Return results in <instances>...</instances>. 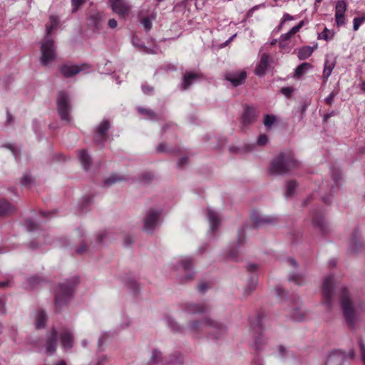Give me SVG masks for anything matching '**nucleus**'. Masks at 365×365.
I'll list each match as a JSON object with an SVG mask.
<instances>
[{
	"instance_id": "c756f323",
	"label": "nucleus",
	"mask_w": 365,
	"mask_h": 365,
	"mask_svg": "<svg viewBox=\"0 0 365 365\" xmlns=\"http://www.w3.org/2000/svg\"><path fill=\"white\" fill-rule=\"evenodd\" d=\"M267 343V339L262 334H259L254 338L252 346L257 351H260L263 349L264 345Z\"/></svg>"
},
{
	"instance_id": "f257e3e1",
	"label": "nucleus",
	"mask_w": 365,
	"mask_h": 365,
	"mask_svg": "<svg viewBox=\"0 0 365 365\" xmlns=\"http://www.w3.org/2000/svg\"><path fill=\"white\" fill-rule=\"evenodd\" d=\"M322 294L323 304L328 309L332 307L334 296L336 294L339 297L346 323L351 329L359 321L361 314H365V303L354 299L346 287L338 284L332 274L327 275L323 279Z\"/></svg>"
},
{
	"instance_id": "338daca9",
	"label": "nucleus",
	"mask_w": 365,
	"mask_h": 365,
	"mask_svg": "<svg viewBox=\"0 0 365 365\" xmlns=\"http://www.w3.org/2000/svg\"><path fill=\"white\" fill-rule=\"evenodd\" d=\"M341 178V173L339 171H335L332 173V179L335 182H338Z\"/></svg>"
},
{
	"instance_id": "603ef678",
	"label": "nucleus",
	"mask_w": 365,
	"mask_h": 365,
	"mask_svg": "<svg viewBox=\"0 0 365 365\" xmlns=\"http://www.w3.org/2000/svg\"><path fill=\"white\" fill-rule=\"evenodd\" d=\"M109 357L106 355H102L97 359L96 365H104L105 363L109 361Z\"/></svg>"
},
{
	"instance_id": "f704fd0d",
	"label": "nucleus",
	"mask_w": 365,
	"mask_h": 365,
	"mask_svg": "<svg viewBox=\"0 0 365 365\" xmlns=\"http://www.w3.org/2000/svg\"><path fill=\"white\" fill-rule=\"evenodd\" d=\"M257 285V279L255 277H252L249 279L248 284L245 289L244 294L245 296L250 295L256 288Z\"/></svg>"
},
{
	"instance_id": "0e129e2a",
	"label": "nucleus",
	"mask_w": 365,
	"mask_h": 365,
	"mask_svg": "<svg viewBox=\"0 0 365 365\" xmlns=\"http://www.w3.org/2000/svg\"><path fill=\"white\" fill-rule=\"evenodd\" d=\"M142 89H143V93L145 94L150 93L153 91V88L152 86H147V85H143Z\"/></svg>"
},
{
	"instance_id": "bb28decb",
	"label": "nucleus",
	"mask_w": 365,
	"mask_h": 365,
	"mask_svg": "<svg viewBox=\"0 0 365 365\" xmlns=\"http://www.w3.org/2000/svg\"><path fill=\"white\" fill-rule=\"evenodd\" d=\"M78 158L81 165L84 170H87L91 165V156L88 154L86 150H82L79 153Z\"/></svg>"
},
{
	"instance_id": "b1692460",
	"label": "nucleus",
	"mask_w": 365,
	"mask_h": 365,
	"mask_svg": "<svg viewBox=\"0 0 365 365\" xmlns=\"http://www.w3.org/2000/svg\"><path fill=\"white\" fill-rule=\"evenodd\" d=\"M148 363L150 365H165L163 353L157 349L152 350Z\"/></svg>"
},
{
	"instance_id": "20e7f679",
	"label": "nucleus",
	"mask_w": 365,
	"mask_h": 365,
	"mask_svg": "<svg viewBox=\"0 0 365 365\" xmlns=\"http://www.w3.org/2000/svg\"><path fill=\"white\" fill-rule=\"evenodd\" d=\"M297 165V162L292 154L281 153L272 160L269 171L272 175H282L294 168Z\"/></svg>"
},
{
	"instance_id": "e433bc0d",
	"label": "nucleus",
	"mask_w": 365,
	"mask_h": 365,
	"mask_svg": "<svg viewBox=\"0 0 365 365\" xmlns=\"http://www.w3.org/2000/svg\"><path fill=\"white\" fill-rule=\"evenodd\" d=\"M276 121H277V118L274 115L266 114L264 116L263 123L267 129L271 128V127L274 125V123Z\"/></svg>"
},
{
	"instance_id": "aec40b11",
	"label": "nucleus",
	"mask_w": 365,
	"mask_h": 365,
	"mask_svg": "<svg viewBox=\"0 0 365 365\" xmlns=\"http://www.w3.org/2000/svg\"><path fill=\"white\" fill-rule=\"evenodd\" d=\"M61 341L63 348L68 351L71 349L73 344V337L71 331L68 329H63L61 333Z\"/></svg>"
},
{
	"instance_id": "c85d7f7f",
	"label": "nucleus",
	"mask_w": 365,
	"mask_h": 365,
	"mask_svg": "<svg viewBox=\"0 0 365 365\" xmlns=\"http://www.w3.org/2000/svg\"><path fill=\"white\" fill-rule=\"evenodd\" d=\"M361 245L362 242L359 240L358 233H354L349 242V250L353 252H357Z\"/></svg>"
},
{
	"instance_id": "c9c22d12",
	"label": "nucleus",
	"mask_w": 365,
	"mask_h": 365,
	"mask_svg": "<svg viewBox=\"0 0 365 365\" xmlns=\"http://www.w3.org/2000/svg\"><path fill=\"white\" fill-rule=\"evenodd\" d=\"M347 9V4L345 1L339 0L335 6V14H344Z\"/></svg>"
},
{
	"instance_id": "864d4df0",
	"label": "nucleus",
	"mask_w": 365,
	"mask_h": 365,
	"mask_svg": "<svg viewBox=\"0 0 365 365\" xmlns=\"http://www.w3.org/2000/svg\"><path fill=\"white\" fill-rule=\"evenodd\" d=\"M26 226L29 231H33L37 227V225L31 220H26Z\"/></svg>"
},
{
	"instance_id": "f03ea898",
	"label": "nucleus",
	"mask_w": 365,
	"mask_h": 365,
	"mask_svg": "<svg viewBox=\"0 0 365 365\" xmlns=\"http://www.w3.org/2000/svg\"><path fill=\"white\" fill-rule=\"evenodd\" d=\"M187 328L194 333L200 331L207 332L215 339L223 335L227 331V327L225 324L208 317L190 320L187 323Z\"/></svg>"
},
{
	"instance_id": "13d9d810",
	"label": "nucleus",
	"mask_w": 365,
	"mask_h": 365,
	"mask_svg": "<svg viewBox=\"0 0 365 365\" xmlns=\"http://www.w3.org/2000/svg\"><path fill=\"white\" fill-rule=\"evenodd\" d=\"M359 344L361 350V359L365 365V346L361 341H359Z\"/></svg>"
},
{
	"instance_id": "72a5a7b5",
	"label": "nucleus",
	"mask_w": 365,
	"mask_h": 365,
	"mask_svg": "<svg viewBox=\"0 0 365 365\" xmlns=\"http://www.w3.org/2000/svg\"><path fill=\"white\" fill-rule=\"evenodd\" d=\"M334 68V63L333 62L329 61V60H326L324 66L323 71V78L325 81H327L331 74V72Z\"/></svg>"
},
{
	"instance_id": "7c9ffc66",
	"label": "nucleus",
	"mask_w": 365,
	"mask_h": 365,
	"mask_svg": "<svg viewBox=\"0 0 365 365\" xmlns=\"http://www.w3.org/2000/svg\"><path fill=\"white\" fill-rule=\"evenodd\" d=\"M312 65L309 63H302L299 65L295 69L294 76L299 78L304 74L307 73L310 69L312 68Z\"/></svg>"
},
{
	"instance_id": "4c0bfd02",
	"label": "nucleus",
	"mask_w": 365,
	"mask_h": 365,
	"mask_svg": "<svg viewBox=\"0 0 365 365\" xmlns=\"http://www.w3.org/2000/svg\"><path fill=\"white\" fill-rule=\"evenodd\" d=\"M297 187V182L294 180L289 181L287 184L285 196L286 197H292L294 195Z\"/></svg>"
},
{
	"instance_id": "2f4dec72",
	"label": "nucleus",
	"mask_w": 365,
	"mask_h": 365,
	"mask_svg": "<svg viewBox=\"0 0 365 365\" xmlns=\"http://www.w3.org/2000/svg\"><path fill=\"white\" fill-rule=\"evenodd\" d=\"M46 314L44 312V311L38 310L35 317L36 328L40 329L41 327H43L46 324Z\"/></svg>"
},
{
	"instance_id": "9d476101",
	"label": "nucleus",
	"mask_w": 365,
	"mask_h": 365,
	"mask_svg": "<svg viewBox=\"0 0 365 365\" xmlns=\"http://www.w3.org/2000/svg\"><path fill=\"white\" fill-rule=\"evenodd\" d=\"M178 270H181L185 273L182 282L191 280L195 275V272L192 269V259L189 257H182L175 264Z\"/></svg>"
},
{
	"instance_id": "6e6d98bb",
	"label": "nucleus",
	"mask_w": 365,
	"mask_h": 365,
	"mask_svg": "<svg viewBox=\"0 0 365 365\" xmlns=\"http://www.w3.org/2000/svg\"><path fill=\"white\" fill-rule=\"evenodd\" d=\"M210 287L207 282H202L198 285V290L200 292H205Z\"/></svg>"
},
{
	"instance_id": "ddd939ff",
	"label": "nucleus",
	"mask_w": 365,
	"mask_h": 365,
	"mask_svg": "<svg viewBox=\"0 0 365 365\" xmlns=\"http://www.w3.org/2000/svg\"><path fill=\"white\" fill-rule=\"evenodd\" d=\"M113 11L120 16H126L130 11V6L125 0H109Z\"/></svg>"
},
{
	"instance_id": "e2e57ef3",
	"label": "nucleus",
	"mask_w": 365,
	"mask_h": 365,
	"mask_svg": "<svg viewBox=\"0 0 365 365\" xmlns=\"http://www.w3.org/2000/svg\"><path fill=\"white\" fill-rule=\"evenodd\" d=\"M86 250V245L83 243L76 249V252L78 255H83Z\"/></svg>"
},
{
	"instance_id": "1a4fd4ad",
	"label": "nucleus",
	"mask_w": 365,
	"mask_h": 365,
	"mask_svg": "<svg viewBox=\"0 0 365 365\" xmlns=\"http://www.w3.org/2000/svg\"><path fill=\"white\" fill-rule=\"evenodd\" d=\"M282 306L287 309V314L289 318L297 322H301L304 319L306 312L299 303L286 300L283 302Z\"/></svg>"
},
{
	"instance_id": "5701e85b",
	"label": "nucleus",
	"mask_w": 365,
	"mask_h": 365,
	"mask_svg": "<svg viewBox=\"0 0 365 365\" xmlns=\"http://www.w3.org/2000/svg\"><path fill=\"white\" fill-rule=\"evenodd\" d=\"M83 71V66H76V65H63L61 68V72L62 75L65 77L69 78L72 77L79 72Z\"/></svg>"
},
{
	"instance_id": "a211bd4d",
	"label": "nucleus",
	"mask_w": 365,
	"mask_h": 365,
	"mask_svg": "<svg viewBox=\"0 0 365 365\" xmlns=\"http://www.w3.org/2000/svg\"><path fill=\"white\" fill-rule=\"evenodd\" d=\"M246 77V72L242 71L240 72L228 73L226 76L225 78L228 81H230L234 86H237L239 85L242 84L245 82Z\"/></svg>"
},
{
	"instance_id": "4be33fe9",
	"label": "nucleus",
	"mask_w": 365,
	"mask_h": 365,
	"mask_svg": "<svg viewBox=\"0 0 365 365\" xmlns=\"http://www.w3.org/2000/svg\"><path fill=\"white\" fill-rule=\"evenodd\" d=\"M200 78V75L193 73V72H188L186 71L183 75V81L181 84V89L182 90H187L188 88L197 79Z\"/></svg>"
},
{
	"instance_id": "49530a36",
	"label": "nucleus",
	"mask_w": 365,
	"mask_h": 365,
	"mask_svg": "<svg viewBox=\"0 0 365 365\" xmlns=\"http://www.w3.org/2000/svg\"><path fill=\"white\" fill-rule=\"evenodd\" d=\"M339 91L338 90H334L331 92V93L325 98V102L328 105H331L334 98L338 95Z\"/></svg>"
},
{
	"instance_id": "c03bdc74",
	"label": "nucleus",
	"mask_w": 365,
	"mask_h": 365,
	"mask_svg": "<svg viewBox=\"0 0 365 365\" xmlns=\"http://www.w3.org/2000/svg\"><path fill=\"white\" fill-rule=\"evenodd\" d=\"M141 24L146 31H150L152 28V19L146 16L141 20Z\"/></svg>"
},
{
	"instance_id": "37998d69",
	"label": "nucleus",
	"mask_w": 365,
	"mask_h": 365,
	"mask_svg": "<svg viewBox=\"0 0 365 365\" xmlns=\"http://www.w3.org/2000/svg\"><path fill=\"white\" fill-rule=\"evenodd\" d=\"M365 21V17H355L353 20V29L357 31L360 26Z\"/></svg>"
},
{
	"instance_id": "052dcab7",
	"label": "nucleus",
	"mask_w": 365,
	"mask_h": 365,
	"mask_svg": "<svg viewBox=\"0 0 365 365\" xmlns=\"http://www.w3.org/2000/svg\"><path fill=\"white\" fill-rule=\"evenodd\" d=\"M279 45L282 50L286 51L287 52L289 51L288 43L287 41H282V39L279 38Z\"/></svg>"
},
{
	"instance_id": "a878e982",
	"label": "nucleus",
	"mask_w": 365,
	"mask_h": 365,
	"mask_svg": "<svg viewBox=\"0 0 365 365\" xmlns=\"http://www.w3.org/2000/svg\"><path fill=\"white\" fill-rule=\"evenodd\" d=\"M244 230L242 228L240 230H239L238 232H237V247L236 248H234L232 249L230 253H229V255L230 257L233 259H235L237 257V250L244 244V242H245V234H244Z\"/></svg>"
},
{
	"instance_id": "ea45409f",
	"label": "nucleus",
	"mask_w": 365,
	"mask_h": 365,
	"mask_svg": "<svg viewBox=\"0 0 365 365\" xmlns=\"http://www.w3.org/2000/svg\"><path fill=\"white\" fill-rule=\"evenodd\" d=\"M123 180H125V178H123L122 176L116 175V174H113V175H110V177H108L107 179H106L105 185L109 186V185H111L117 182L122 181Z\"/></svg>"
},
{
	"instance_id": "09e8293b",
	"label": "nucleus",
	"mask_w": 365,
	"mask_h": 365,
	"mask_svg": "<svg viewBox=\"0 0 365 365\" xmlns=\"http://www.w3.org/2000/svg\"><path fill=\"white\" fill-rule=\"evenodd\" d=\"M336 23L338 26H341L345 24L344 14H335Z\"/></svg>"
},
{
	"instance_id": "f3484780",
	"label": "nucleus",
	"mask_w": 365,
	"mask_h": 365,
	"mask_svg": "<svg viewBox=\"0 0 365 365\" xmlns=\"http://www.w3.org/2000/svg\"><path fill=\"white\" fill-rule=\"evenodd\" d=\"M57 346V331L53 329L47 337L45 344V353L53 354L56 350Z\"/></svg>"
},
{
	"instance_id": "3c124183",
	"label": "nucleus",
	"mask_w": 365,
	"mask_h": 365,
	"mask_svg": "<svg viewBox=\"0 0 365 365\" xmlns=\"http://www.w3.org/2000/svg\"><path fill=\"white\" fill-rule=\"evenodd\" d=\"M294 19V17L291 15H289V14L287 13H285L284 15H283V18L281 20V22L278 26V30H279L281 29V27L282 26L283 24L287 21H292Z\"/></svg>"
},
{
	"instance_id": "423d86ee",
	"label": "nucleus",
	"mask_w": 365,
	"mask_h": 365,
	"mask_svg": "<svg viewBox=\"0 0 365 365\" xmlns=\"http://www.w3.org/2000/svg\"><path fill=\"white\" fill-rule=\"evenodd\" d=\"M162 210L160 209L150 208L149 209L143 218L144 232L151 234L160 225V215Z\"/></svg>"
},
{
	"instance_id": "4d7b16f0",
	"label": "nucleus",
	"mask_w": 365,
	"mask_h": 365,
	"mask_svg": "<svg viewBox=\"0 0 365 365\" xmlns=\"http://www.w3.org/2000/svg\"><path fill=\"white\" fill-rule=\"evenodd\" d=\"M302 26H303V21H301V22L299 23L298 25L294 26L289 31L290 32V34L292 35H294L295 34H297L299 31V29L302 27Z\"/></svg>"
},
{
	"instance_id": "5fc2aeb1",
	"label": "nucleus",
	"mask_w": 365,
	"mask_h": 365,
	"mask_svg": "<svg viewBox=\"0 0 365 365\" xmlns=\"http://www.w3.org/2000/svg\"><path fill=\"white\" fill-rule=\"evenodd\" d=\"M274 292H275V294L279 297V298H282L284 296L286 295L285 294V292L284 290V289L282 287H281L280 286H278L275 288L274 289Z\"/></svg>"
},
{
	"instance_id": "680f3d73",
	"label": "nucleus",
	"mask_w": 365,
	"mask_h": 365,
	"mask_svg": "<svg viewBox=\"0 0 365 365\" xmlns=\"http://www.w3.org/2000/svg\"><path fill=\"white\" fill-rule=\"evenodd\" d=\"M188 162V158L187 156L182 157L178 162V166L181 168L184 165H186Z\"/></svg>"
},
{
	"instance_id": "2eb2a0df",
	"label": "nucleus",
	"mask_w": 365,
	"mask_h": 365,
	"mask_svg": "<svg viewBox=\"0 0 365 365\" xmlns=\"http://www.w3.org/2000/svg\"><path fill=\"white\" fill-rule=\"evenodd\" d=\"M110 128V123L107 120H103L97 127L95 135V141L98 143H103L107 138V132Z\"/></svg>"
},
{
	"instance_id": "0eeeda50",
	"label": "nucleus",
	"mask_w": 365,
	"mask_h": 365,
	"mask_svg": "<svg viewBox=\"0 0 365 365\" xmlns=\"http://www.w3.org/2000/svg\"><path fill=\"white\" fill-rule=\"evenodd\" d=\"M210 307L205 302H184L181 305V311L183 317L188 318L190 316L205 314L209 312Z\"/></svg>"
},
{
	"instance_id": "58836bf2",
	"label": "nucleus",
	"mask_w": 365,
	"mask_h": 365,
	"mask_svg": "<svg viewBox=\"0 0 365 365\" xmlns=\"http://www.w3.org/2000/svg\"><path fill=\"white\" fill-rule=\"evenodd\" d=\"M138 112L142 114L146 115L147 118L150 120H156L158 119L157 115L151 110L147 108H138Z\"/></svg>"
},
{
	"instance_id": "6ab92c4d",
	"label": "nucleus",
	"mask_w": 365,
	"mask_h": 365,
	"mask_svg": "<svg viewBox=\"0 0 365 365\" xmlns=\"http://www.w3.org/2000/svg\"><path fill=\"white\" fill-rule=\"evenodd\" d=\"M312 224L314 228L317 229L319 232L324 233L328 230V224L324 217L315 212L313 216Z\"/></svg>"
},
{
	"instance_id": "39448f33",
	"label": "nucleus",
	"mask_w": 365,
	"mask_h": 365,
	"mask_svg": "<svg viewBox=\"0 0 365 365\" xmlns=\"http://www.w3.org/2000/svg\"><path fill=\"white\" fill-rule=\"evenodd\" d=\"M73 284L70 281L60 283L56 288L55 305L58 309L66 305L70 300L73 292Z\"/></svg>"
},
{
	"instance_id": "4468645a",
	"label": "nucleus",
	"mask_w": 365,
	"mask_h": 365,
	"mask_svg": "<svg viewBox=\"0 0 365 365\" xmlns=\"http://www.w3.org/2000/svg\"><path fill=\"white\" fill-rule=\"evenodd\" d=\"M257 117V109L251 106H246L241 118V123L243 126H247L253 123L256 120Z\"/></svg>"
},
{
	"instance_id": "6e6552de",
	"label": "nucleus",
	"mask_w": 365,
	"mask_h": 365,
	"mask_svg": "<svg viewBox=\"0 0 365 365\" xmlns=\"http://www.w3.org/2000/svg\"><path fill=\"white\" fill-rule=\"evenodd\" d=\"M58 110L61 118L63 120L70 122L69 112L71 110L70 98L67 92L61 91L58 93L57 100Z\"/></svg>"
},
{
	"instance_id": "9b49d317",
	"label": "nucleus",
	"mask_w": 365,
	"mask_h": 365,
	"mask_svg": "<svg viewBox=\"0 0 365 365\" xmlns=\"http://www.w3.org/2000/svg\"><path fill=\"white\" fill-rule=\"evenodd\" d=\"M354 352L349 351L348 354L341 350L332 351L325 359L324 365H342L343 361L346 359L353 358Z\"/></svg>"
},
{
	"instance_id": "774afa93",
	"label": "nucleus",
	"mask_w": 365,
	"mask_h": 365,
	"mask_svg": "<svg viewBox=\"0 0 365 365\" xmlns=\"http://www.w3.org/2000/svg\"><path fill=\"white\" fill-rule=\"evenodd\" d=\"M282 93L285 95L286 96L289 97L292 92V89L290 88H286V87H284L282 88L281 90Z\"/></svg>"
},
{
	"instance_id": "393cba45",
	"label": "nucleus",
	"mask_w": 365,
	"mask_h": 365,
	"mask_svg": "<svg viewBox=\"0 0 365 365\" xmlns=\"http://www.w3.org/2000/svg\"><path fill=\"white\" fill-rule=\"evenodd\" d=\"M288 279L296 284L302 285L307 282V276L304 272L296 270L289 274Z\"/></svg>"
},
{
	"instance_id": "f8f14e48",
	"label": "nucleus",
	"mask_w": 365,
	"mask_h": 365,
	"mask_svg": "<svg viewBox=\"0 0 365 365\" xmlns=\"http://www.w3.org/2000/svg\"><path fill=\"white\" fill-rule=\"evenodd\" d=\"M251 220L256 227H262L276 222V218L269 215H264L257 211H253L251 214Z\"/></svg>"
},
{
	"instance_id": "69168bd1",
	"label": "nucleus",
	"mask_w": 365,
	"mask_h": 365,
	"mask_svg": "<svg viewBox=\"0 0 365 365\" xmlns=\"http://www.w3.org/2000/svg\"><path fill=\"white\" fill-rule=\"evenodd\" d=\"M169 362L173 364H182V359L181 356L179 355L175 359H170Z\"/></svg>"
},
{
	"instance_id": "a18cd8bd",
	"label": "nucleus",
	"mask_w": 365,
	"mask_h": 365,
	"mask_svg": "<svg viewBox=\"0 0 365 365\" xmlns=\"http://www.w3.org/2000/svg\"><path fill=\"white\" fill-rule=\"evenodd\" d=\"M32 177L29 175V174H26V175H24L22 178V180H21V185L24 186V187H30V185L32 183Z\"/></svg>"
},
{
	"instance_id": "cd10ccee",
	"label": "nucleus",
	"mask_w": 365,
	"mask_h": 365,
	"mask_svg": "<svg viewBox=\"0 0 365 365\" xmlns=\"http://www.w3.org/2000/svg\"><path fill=\"white\" fill-rule=\"evenodd\" d=\"M15 207L6 200H0V215L12 212Z\"/></svg>"
},
{
	"instance_id": "473e14b6",
	"label": "nucleus",
	"mask_w": 365,
	"mask_h": 365,
	"mask_svg": "<svg viewBox=\"0 0 365 365\" xmlns=\"http://www.w3.org/2000/svg\"><path fill=\"white\" fill-rule=\"evenodd\" d=\"M314 47L304 46L298 52V58L300 60H304L309 58L313 53Z\"/></svg>"
},
{
	"instance_id": "dca6fc26",
	"label": "nucleus",
	"mask_w": 365,
	"mask_h": 365,
	"mask_svg": "<svg viewBox=\"0 0 365 365\" xmlns=\"http://www.w3.org/2000/svg\"><path fill=\"white\" fill-rule=\"evenodd\" d=\"M206 215L210 225V230L212 232H215L221 223V218L219 213L211 208H208Z\"/></svg>"
},
{
	"instance_id": "bf43d9fd",
	"label": "nucleus",
	"mask_w": 365,
	"mask_h": 365,
	"mask_svg": "<svg viewBox=\"0 0 365 365\" xmlns=\"http://www.w3.org/2000/svg\"><path fill=\"white\" fill-rule=\"evenodd\" d=\"M84 2V0H72L73 4V11H76L78 6H81Z\"/></svg>"
},
{
	"instance_id": "8fccbe9b",
	"label": "nucleus",
	"mask_w": 365,
	"mask_h": 365,
	"mask_svg": "<svg viewBox=\"0 0 365 365\" xmlns=\"http://www.w3.org/2000/svg\"><path fill=\"white\" fill-rule=\"evenodd\" d=\"M267 142H268V138L264 134L260 135L258 137L257 140V145H259L260 146L265 145L267 143Z\"/></svg>"
},
{
	"instance_id": "412c9836",
	"label": "nucleus",
	"mask_w": 365,
	"mask_h": 365,
	"mask_svg": "<svg viewBox=\"0 0 365 365\" xmlns=\"http://www.w3.org/2000/svg\"><path fill=\"white\" fill-rule=\"evenodd\" d=\"M269 61L270 58L267 53L262 54L260 61L255 71V74L259 76H263L268 68Z\"/></svg>"
},
{
	"instance_id": "a19ab883",
	"label": "nucleus",
	"mask_w": 365,
	"mask_h": 365,
	"mask_svg": "<svg viewBox=\"0 0 365 365\" xmlns=\"http://www.w3.org/2000/svg\"><path fill=\"white\" fill-rule=\"evenodd\" d=\"M333 36L334 33L328 29L325 28L324 30L319 34L318 38L329 41L331 39Z\"/></svg>"
},
{
	"instance_id": "79ce46f5",
	"label": "nucleus",
	"mask_w": 365,
	"mask_h": 365,
	"mask_svg": "<svg viewBox=\"0 0 365 365\" xmlns=\"http://www.w3.org/2000/svg\"><path fill=\"white\" fill-rule=\"evenodd\" d=\"M166 323L168 327L173 331H180V327L178 324L175 322V320L171 317H168L166 319Z\"/></svg>"
},
{
	"instance_id": "7ed1b4c3",
	"label": "nucleus",
	"mask_w": 365,
	"mask_h": 365,
	"mask_svg": "<svg viewBox=\"0 0 365 365\" xmlns=\"http://www.w3.org/2000/svg\"><path fill=\"white\" fill-rule=\"evenodd\" d=\"M50 23L46 26V36L41 46V63L47 66L56 58V50L53 41L50 36L53 29L58 26L59 21L56 16H50Z\"/></svg>"
},
{
	"instance_id": "de8ad7c7",
	"label": "nucleus",
	"mask_w": 365,
	"mask_h": 365,
	"mask_svg": "<svg viewBox=\"0 0 365 365\" xmlns=\"http://www.w3.org/2000/svg\"><path fill=\"white\" fill-rule=\"evenodd\" d=\"M89 24L94 26L98 27L99 24V17L98 14L91 15L89 18Z\"/></svg>"
}]
</instances>
